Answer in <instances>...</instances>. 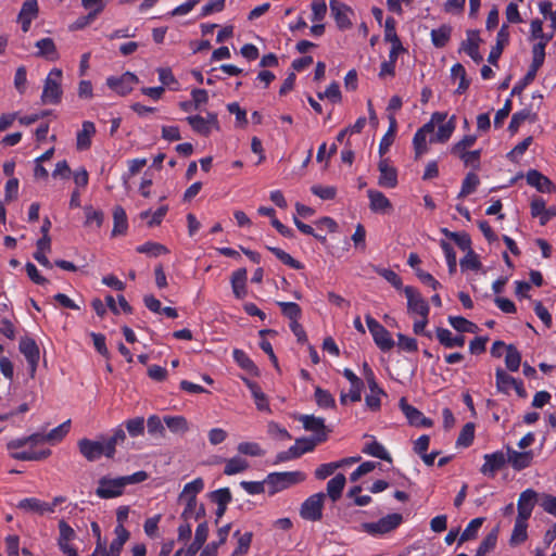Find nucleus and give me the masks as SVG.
I'll return each instance as SVG.
<instances>
[{
	"label": "nucleus",
	"mask_w": 556,
	"mask_h": 556,
	"mask_svg": "<svg viewBox=\"0 0 556 556\" xmlns=\"http://www.w3.org/2000/svg\"><path fill=\"white\" fill-rule=\"evenodd\" d=\"M147 479L148 473L143 470L137 471L130 476H123L118 478H110L105 476L99 479L96 494L100 498H114L124 493L126 485L140 483Z\"/></svg>",
	"instance_id": "obj_1"
},
{
	"label": "nucleus",
	"mask_w": 556,
	"mask_h": 556,
	"mask_svg": "<svg viewBox=\"0 0 556 556\" xmlns=\"http://www.w3.org/2000/svg\"><path fill=\"white\" fill-rule=\"evenodd\" d=\"M306 476L302 471L271 472L265 478L268 493L274 495L293 485L303 482Z\"/></svg>",
	"instance_id": "obj_2"
},
{
	"label": "nucleus",
	"mask_w": 556,
	"mask_h": 556,
	"mask_svg": "<svg viewBox=\"0 0 556 556\" xmlns=\"http://www.w3.org/2000/svg\"><path fill=\"white\" fill-rule=\"evenodd\" d=\"M62 71L53 68L47 76L41 94L43 104H58L62 98Z\"/></svg>",
	"instance_id": "obj_3"
},
{
	"label": "nucleus",
	"mask_w": 556,
	"mask_h": 556,
	"mask_svg": "<svg viewBox=\"0 0 556 556\" xmlns=\"http://www.w3.org/2000/svg\"><path fill=\"white\" fill-rule=\"evenodd\" d=\"M402 521V515L394 513L380 518L376 522H365L362 525V529L371 535L386 534L396 529Z\"/></svg>",
	"instance_id": "obj_4"
},
{
	"label": "nucleus",
	"mask_w": 556,
	"mask_h": 556,
	"mask_svg": "<svg viewBox=\"0 0 556 556\" xmlns=\"http://www.w3.org/2000/svg\"><path fill=\"white\" fill-rule=\"evenodd\" d=\"M326 495L316 493L306 498L300 508V516L304 520L319 521L323 518V508Z\"/></svg>",
	"instance_id": "obj_5"
},
{
	"label": "nucleus",
	"mask_w": 556,
	"mask_h": 556,
	"mask_svg": "<svg viewBox=\"0 0 556 556\" xmlns=\"http://www.w3.org/2000/svg\"><path fill=\"white\" fill-rule=\"evenodd\" d=\"M366 324L380 350L390 351L394 346L395 343L390 332L370 315L366 316Z\"/></svg>",
	"instance_id": "obj_6"
},
{
	"label": "nucleus",
	"mask_w": 556,
	"mask_h": 556,
	"mask_svg": "<svg viewBox=\"0 0 556 556\" xmlns=\"http://www.w3.org/2000/svg\"><path fill=\"white\" fill-rule=\"evenodd\" d=\"M80 454L88 460H98L102 455L106 456V443L90 439H80L77 443Z\"/></svg>",
	"instance_id": "obj_7"
},
{
	"label": "nucleus",
	"mask_w": 556,
	"mask_h": 556,
	"mask_svg": "<svg viewBox=\"0 0 556 556\" xmlns=\"http://www.w3.org/2000/svg\"><path fill=\"white\" fill-rule=\"evenodd\" d=\"M404 293L407 299L408 313L418 314L421 317H428L429 305L427 301L421 296L420 292L414 287H405Z\"/></svg>",
	"instance_id": "obj_8"
},
{
	"label": "nucleus",
	"mask_w": 556,
	"mask_h": 556,
	"mask_svg": "<svg viewBox=\"0 0 556 556\" xmlns=\"http://www.w3.org/2000/svg\"><path fill=\"white\" fill-rule=\"evenodd\" d=\"M187 122L195 132L202 136H208L212 128H219L215 113H207L206 117L200 115L188 116Z\"/></svg>",
	"instance_id": "obj_9"
},
{
	"label": "nucleus",
	"mask_w": 556,
	"mask_h": 556,
	"mask_svg": "<svg viewBox=\"0 0 556 556\" xmlns=\"http://www.w3.org/2000/svg\"><path fill=\"white\" fill-rule=\"evenodd\" d=\"M20 351L25 356L29 367V375L31 378L35 377L36 369L39 362V348L36 342L30 338H22L20 341Z\"/></svg>",
	"instance_id": "obj_10"
},
{
	"label": "nucleus",
	"mask_w": 556,
	"mask_h": 556,
	"mask_svg": "<svg viewBox=\"0 0 556 556\" xmlns=\"http://www.w3.org/2000/svg\"><path fill=\"white\" fill-rule=\"evenodd\" d=\"M299 420L302 422L303 428L306 431L314 432L317 442H324L327 440L325 419L321 417H315L313 415H301Z\"/></svg>",
	"instance_id": "obj_11"
},
{
	"label": "nucleus",
	"mask_w": 556,
	"mask_h": 556,
	"mask_svg": "<svg viewBox=\"0 0 556 556\" xmlns=\"http://www.w3.org/2000/svg\"><path fill=\"white\" fill-rule=\"evenodd\" d=\"M137 83L138 77L130 72H126L119 78L110 77L106 80L108 86L121 96L129 93Z\"/></svg>",
	"instance_id": "obj_12"
},
{
	"label": "nucleus",
	"mask_w": 556,
	"mask_h": 556,
	"mask_svg": "<svg viewBox=\"0 0 556 556\" xmlns=\"http://www.w3.org/2000/svg\"><path fill=\"white\" fill-rule=\"evenodd\" d=\"M380 173L378 185L382 188H395L397 186V170L391 166L388 159H382L378 163Z\"/></svg>",
	"instance_id": "obj_13"
},
{
	"label": "nucleus",
	"mask_w": 556,
	"mask_h": 556,
	"mask_svg": "<svg viewBox=\"0 0 556 556\" xmlns=\"http://www.w3.org/2000/svg\"><path fill=\"white\" fill-rule=\"evenodd\" d=\"M538 501V493L532 489L523 491L517 503V517L529 519Z\"/></svg>",
	"instance_id": "obj_14"
},
{
	"label": "nucleus",
	"mask_w": 556,
	"mask_h": 556,
	"mask_svg": "<svg viewBox=\"0 0 556 556\" xmlns=\"http://www.w3.org/2000/svg\"><path fill=\"white\" fill-rule=\"evenodd\" d=\"M400 408L412 426L431 427L432 421L426 418L420 410L409 405L405 397L400 400Z\"/></svg>",
	"instance_id": "obj_15"
},
{
	"label": "nucleus",
	"mask_w": 556,
	"mask_h": 556,
	"mask_svg": "<svg viewBox=\"0 0 556 556\" xmlns=\"http://www.w3.org/2000/svg\"><path fill=\"white\" fill-rule=\"evenodd\" d=\"M330 11H331L332 16L334 17L337 26L340 29L351 28L352 22H351L349 15H350V13H352V10L346 4L339 2L337 0H331L330 1Z\"/></svg>",
	"instance_id": "obj_16"
},
{
	"label": "nucleus",
	"mask_w": 556,
	"mask_h": 556,
	"mask_svg": "<svg viewBox=\"0 0 556 556\" xmlns=\"http://www.w3.org/2000/svg\"><path fill=\"white\" fill-rule=\"evenodd\" d=\"M506 464V456L503 452H495L492 454L484 455V464L480 471L489 477H494L495 473L501 470Z\"/></svg>",
	"instance_id": "obj_17"
},
{
	"label": "nucleus",
	"mask_w": 556,
	"mask_h": 556,
	"mask_svg": "<svg viewBox=\"0 0 556 556\" xmlns=\"http://www.w3.org/2000/svg\"><path fill=\"white\" fill-rule=\"evenodd\" d=\"M481 38L478 30H468L467 39L462 42V50L465 51L476 63L482 61V55L479 52Z\"/></svg>",
	"instance_id": "obj_18"
},
{
	"label": "nucleus",
	"mask_w": 556,
	"mask_h": 556,
	"mask_svg": "<svg viewBox=\"0 0 556 556\" xmlns=\"http://www.w3.org/2000/svg\"><path fill=\"white\" fill-rule=\"evenodd\" d=\"M115 534L116 538L112 541L110 549L106 551L105 548H102V556H119L124 544L129 539V532L124 526L117 525L115 528Z\"/></svg>",
	"instance_id": "obj_19"
},
{
	"label": "nucleus",
	"mask_w": 556,
	"mask_h": 556,
	"mask_svg": "<svg viewBox=\"0 0 556 556\" xmlns=\"http://www.w3.org/2000/svg\"><path fill=\"white\" fill-rule=\"evenodd\" d=\"M527 182L540 192L552 193L555 191V186L552 180L535 169L528 172Z\"/></svg>",
	"instance_id": "obj_20"
},
{
	"label": "nucleus",
	"mask_w": 556,
	"mask_h": 556,
	"mask_svg": "<svg viewBox=\"0 0 556 556\" xmlns=\"http://www.w3.org/2000/svg\"><path fill=\"white\" fill-rule=\"evenodd\" d=\"M370 204L369 207L375 213H388L392 208L390 200L380 191L370 189L367 192Z\"/></svg>",
	"instance_id": "obj_21"
},
{
	"label": "nucleus",
	"mask_w": 556,
	"mask_h": 556,
	"mask_svg": "<svg viewBox=\"0 0 556 556\" xmlns=\"http://www.w3.org/2000/svg\"><path fill=\"white\" fill-rule=\"evenodd\" d=\"M431 124H425L421 128L417 130L414 136L413 144L415 149L416 159L420 157L424 153L428 151L427 147V135L432 134Z\"/></svg>",
	"instance_id": "obj_22"
},
{
	"label": "nucleus",
	"mask_w": 556,
	"mask_h": 556,
	"mask_svg": "<svg viewBox=\"0 0 556 556\" xmlns=\"http://www.w3.org/2000/svg\"><path fill=\"white\" fill-rule=\"evenodd\" d=\"M532 460L531 452H517L511 448H507V458L508 462L514 469L521 470L530 466Z\"/></svg>",
	"instance_id": "obj_23"
},
{
	"label": "nucleus",
	"mask_w": 556,
	"mask_h": 556,
	"mask_svg": "<svg viewBox=\"0 0 556 556\" xmlns=\"http://www.w3.org/2000/svg\"><path fill=\"white\" fill-rule=\"evenodd\" d=\"M437 338L439 342L447 349L462 348L465 344L464 336H453V333L445 328L437 329Z\"/></svg>",
	"instance_id": "obj_24"
},
{
	"label": "nucleus",
	"mask_w": 556,
	"mask_h": 556,
	"mask_svg": "<svg viewBox=\"0 0 556 556\" xmlns=\"http://www.w3.org/2000/svg\"><path fill=\"white\" fill-rule=\"evenodd\" d=\"M38 49L37 56L45 58L50 61L59 59V53L54 41L51 38H42L35 43Z\"/></svg>",
	"instance_id": "obj_25"
},
{
	"label": "nucleus",
	"mask_w": 556,
	"mask_h": 556,
	"mask_svg": "<svg viewBox=\"0 0 556 556\" xmlns=\"http://www.w3.org/2000/svg\"><path fill=\"white\" fill-rule=\"evenodd\" d=\"M17 507L22 510L37 513L40 515L45 514L46 511H53V507H51L48 503L35 497L22 500L17 504Z\"/></svg>",
	"instance_id": "obj_26"
},
{
	"label": "nucleus",
	"mask_w": 556,
	"mask_h": 556,
	"mask_svg": "<svg viewBox=\"0 0 556 556\" xmlns=\"http://www.w3.org/2000/svg\"><path fill=\"white\" fill-rule=\"evenodd\" d=\"M96 134V127L92 122L86 121L83 123L81 130L77 134V149L87 150L91 146V137Z\"/></svg>",
	"instance_id": "obj_27"
},
{
	"label": "nucleus",
	"mask_w": 556,
	"mask_h": 556,
	"mask_svg": "<svg viewBox=\"0 0 556 556\" xmlns=\"http://www.w3.org/2000/svg\"><path fill=\"white\" fill-rule=\"evenodd\" d=\"M247 269L240 268L231 276V287L237 299H243L247 295Z\"/></svg>",
	"instance_id": "obj_28"
},
{
	"label": "nucleus",
	"mask_w": 556,
	"mask_h": 556,
	"mask_svg": "<svg viewBox=\"0 0 556 556\" xmlns=\"http://www.w3.org/2000/svg\"><path fill=\"white\" fill-rule=\"evenodd\" d=\"M345 482L346 479L343 473H338L328 481L327 495L332 500V502H337L341 497Z\"/></svg>",
	"instance_id": "obj_29"
},
{
	"label": "nucleus",
	"mask_w": 556,
	"mask_h": 556,
	"mask_svg": "<svg viewBox=\"0 0 556 556\" xmlns=\"http://www.w3.org/2000/svg\"><path fill=\"white\" fill-rule=\"evenodd\" d=\"M51 250V238H40L37 241V251L34 253V258L46 268H52L51 262L46 256V252Z\"/></svg>",
	"instance_id": "obj_30"
},
{
	"label": "nucleus",
	"mask_w": 556,
	"mask_h": 556,
	"mask_svg": "<svg viewBox=\"0 0 556 556\" xmlns=\"http://www.w3.org/2000/svg\"><path fill=\"white\" fill-rule=\"evenodd\" d=\"M204 489V481L202 478H197L184 486L179 495L180 501L189 500V502L197 501V495Z\"/></svg>",
	"instance_id": "obj_31"
},
{
	"label": "nucleus",
	"mask_w": 556,
	"mask_h": 556,
	"mask_svg": "<svg viewBox=\"0 0 556 556\" xmlns=\"http://www.w3.org/2000/svg\"><path fill=\"white\" fill-rule=\"evenodd\" d=\"M243 381H244L245 386L250 389V391L254 397V402H255L257 409L267 410L268 409V401H267L265 393L262 391L261 387L256 382H253L247 378H243Z\"/></svg>",
	"instance_id": "obj_32"
},
{
	"label": "nucleus",
	"mask_w": 556,
	"mask_h": 556,
	"mask_svg": "<svg viewBox=\"0 0 556 556\" xmlns=\"http://www.w3.org/2000/svg\"><path fill=\"white\" fill-rule=\"evenodd\" d=\"M456 126V117L453 115L445 124L439 126L438 132L435 136L430 138V142H446L455 130Z\"/></svg>",
	"instance_id": "obj_33"
},
{
	"label": "nucleus",
	"mask_w": 556,
	"mask_h": 556,
	"mask_svg": "<svg viewBox=\"0 0 556 556\" xmlns=\"http://www.w3.org/2000/svg\"><path fill=\"white\" fill-rule=\"evenodd\" d=\"M528 519H525V518H520V517H517L516 518V521H515V526H514V529H513V533H511V536H510V544L511 545H518L522 542H525L528 538V534H527V528H528V523H527Z\"/></svg>",
	"instance_id": "obj_34"
},
{
	"label": "nucleus",
	"mask_w": 556,
	"mask_h": 556,
	"mask_svg": "<svg viewBox=\"0 0 556 556\" xmlns=\"http://www.w3.org/2000/svg\"><path fill=\"white\" fill-rule=\"evenodd\" d=\"M126 441V432L121 427L114 429L112 437H110L106 443V457L113 458L115 455L116 446L123 444Z\"/></svg>",
	"instance_id": "obj_35"
},
{
	"label": "nucleus",
	"mask_w": 556,
	"mask_h": 556,
	"mask_svg": "<svg viewBox=\"0 0 556 556\" xmlns=\"http://www.w3.org/2000/svg\"><path fill=\"white\" fill-rule=\"evenodd\" d=\"M225 463H226V465H225L224 473L227 476H232L236 473L243 472L249 468L248 460L240 456H235L232 458L226 459Z\"/></svg>",
	"instance_id": "obj_36"
},
{
	"label": "nucleus",
	"mask_w": 556,
	"mask_h": 556,
	"mask_svg": "<svg viewBox=\"0 0 556 556\" xmlns=\"http://www.w3.org/2000/svg\"><path fill=\"white\" fill-rule=\"evenodd\" d=\"M448 323L451 326L459 332L477 333L479 327L462 316H450Z\"/></svg>",
	"instance_id": "obj_37"
},
{
	"label": "nucleus",
	"mask_w": 556,
	"mask_h": 556,
	"mask_svg": "<svg viewBox=\"0 0 556 556\" xmlns=\"http://www.w3.org/2000/svg\"><path fill=\"white\" fill-rule=\"evenodd\" d=\"M114 227L112 230L113 236L123 235L127 229V216L122 206H115L113 210Z\"/></svg>",
	"instance_id": "obj_38"
},
{
	"label": "nucleus",
	"mask_w": 556,
	"mask_h": 556,
	"mask_svg": "<svg viewBox=\"0 0 556 556\" xmlns=\"http://www.w3.org/2000/svg\"><path fill=\"white\" fill-rule=\"evenodd\" d=\"M277 305L280 307L281 313L290 323H296L302 316L301 307L294 302H277Z\"/></svg>",
	"instance_id": "obj_39"
},
{
	"label": "nucleus",
	"mask_w": 556,
	"mask_h": 556,
	"mask_svg": "<svg viewBox=\"0 0 556 556\" xmlns=\"http://www.w3.org/2000/svg\"><path fill=\"white\" fill-rule=\"evenodd\" d=\"M363 452L365 454H368L370 456H374V457H377V458H380V459H383V460H387V462H391L392 460L391 456L386 451L383 445L380 444L379 442L375 441V440H372L371 442L366 443L365 446L363 447Z\"/></svg>",
	"instance_id": "obj_40"
},
{
	"label": "nucleus",
	"mask_w": 556,
	"mask_h": 556,
	"mask_svg": "<svg viewBox=\"0 0 556 556\" xmlns=\"http://www.w3.org/2000/svg\"><path fill=\"white\" fill-rule=\"evenodd\" d=\"M164 422L174 433H185L189 430L188 421L182 416H166Z\"/></svg>",
	"instance_id": "obj_41"
},
{
	"label": "nucleus",
	"mask_w": 556,
	"mask_h": 556,
	"mask_svg": "<svg viewBox=\"0 0 556 556\" xmlns=\"http://www.w3.org/2000/svg\"><path fill=\"white\" fill-rule=\"evenodd\" d=\"M233 358L242 369L258 376V369L256 365L242 350L236 349L233 351Z\"/></svg>",
	"instance_id": "obj_42"
},
{
	"label": "nucleus",
	"mask_w": 556,
	"mask_h": 556,
	"mask_svg": "<svg viewBox=\"0 0 556 556\" xmlns=\"http://www.w3.org/2000/svg\"><path fill=\"white\" fill-rule=\"evenodd\" d=\"M521 363V354L515 345L509 344L506 346L505 364L508 370L517 371Z\"/></svg>",
	"instance_id": "obj_43"
},
{
	"label": "nucleus",
	"mask_w": 556,
	"mask_h": 556,
	"mask_svg": "<svg viewBox=\"0 0 556 556\" xmlns=\"http://www.w3.org/2000/svg\"><path fill=\"white\" fill-rule=\"evenodd\" d=\"M451 27L447 25H442L438 29H432L431 39L432 43L437 48H443L450 40L451 37Z\"/></svg>",
	"instance_id": "obj_44"
},
{
	"label": "nucleus",
	"mask_w": 556,
	"mask_h": 556,
	"mask_svg": "<svg viewBox=\"0 0 556 556\" xmlns=\"http://www.w3.org/2000/svg\"><path fill=\"white\" fill-rule=\"evenodd\" d=\"M496 388L500 392L508 393V391L516 384V379L506 374L503 369H496Z\"/></svg>",
	"instance_id": "obj_45"
},
{
	"label": "nucleus",
	"mask_w": 556,
	"mask_h": 556,
	"mask_svg": "<svg viewBox=\"0 0 556 556\" xmlns=\"http://www.w3.org/2000/svg\"><path fill=\"white\" fill-rule=\"evenodd\" d=\"M483 522H484V518L483 517H478V518L472 519L468 523L466 529L463 531V533L460 534L459 543H464L466 541L475 539L477 533H478V531H479V529L483 525Z\"/></svg>",
	"instance_id": "obj_46"
},
{
	"label": "nucleus",
	"mask_w": 556,
	"mask_h": 556,
	"mask_svg": "<svg viewBox=\"0 0 556 556\" xmlns=\"http://www.w3.org/2000/svg\"><path fill=\"white\" fill-rule=\"evenodd\" d=\"M497 529L492 530L480 543L476 556H485L489 552H491L497 542Z\"/></svg>",
	"instance_id": "obj_47"
},
{
	"label": "nucleus",
	"mask_w": 556,
	"mask_h": 556,
	"mask_svg": "<svg viewBox=\"0 0 556 556\" xmlns=\"http://www.w3.org/2000/svg\"><path fill=\"white\" fill-rule=\"evenodd\" d=\"M451 74H452L453 78H458V80H459V85L456 89V92L457 93L465 92L469 87V80L466 77L465 67L460 63H457V64L453 65V67L451 70Z\"/></svg>",
	"instance_id": "obj_48"
},
{
	"label": "nucleus",
	"mask_w": 556,
	"mask_h": 556,
	"mask_svg": "<svg viewBox=\"0 0 556 556\" xmlns=\"http://www.w3.org/2000/svg\"><path fill=\"white\" fill-rule=\"evenodd\" d=\"M71 428V420H66L50 432L46 433V440L50 443L60 442L68 433Z\"/></svg>",
	"instance_id": "obj_49"
},
{
	"label": "nucleus",
	"mask_w": 556,
	"mask_h": 556,
	"mask_svg": "<svg viewBox=\"0 0 556 556\" xmlns=\"http://www.w3.org/2000/svg\"><path fill=\"white\" fill-rule=\"evenodd\" d=\"M479 182V177L475 173H468L463 181L462 190L458 194V198H465L475 192Z\"/></svg>",
	"instance_id": "obj_50"
},
{
	"label": "nucleus",
	"mask_w": 556,
	"mask_h": 556,
	"mask_svg": "<svg viewBox=\"0 0 556 556\" xmlns=\"http://www.w3.org/2000/svg\"><path fill=\"white\" fill-rule=\"evenodd\" d=\"M278 260H280L283 264L294 268V269H302L303 265L293 258L290 254L285 252L283 250L279 248L268 247L267 248Z\"/></svg>",
	"instance_id": "obj_51"
},
{
	"label": "nucleus",
	"mask_w": 556,
	"mask_h": 556,
	"mask_svg": "<svg viewBox=\"0 0 556 556\" xmlns=\"http://www.w3.org/2000/svg\"><path fill=\"white\" fill-rule=\"evenodd\" d=\"M315 401L317 405L323 408H333L336 406L333 396L320 387H316L315 389Z\"/></svg>",
	"instance_id": "obj_52"
},
{
	"label": "nucleus",
	"mask_w": 556,
	"mask_h": 556,
	"mask_svg": "<svg viewBox=\"0 0 556 556\" xmlns=\"http://www.w3.org/2000/svg\"><path fill=\"white\" fill-rule=\"evenodd\" d=\"M186 506L181 514V517L185 520H189L194 518L195 520H199L201 517L204 516V508L201 505L199 508L197 507V501L189 502V500L184 501Z\"/></svg>",
	"instance_id": "obj_53"
},
{
	"label": "nucleus",
	"mask_w": 556,
	"mask_h": 556,
	"mask_svg": "<svg viewBox=\"0 0 556 556\" xmlns=\"http://www.w3.org/2000/svg\"><path fill=\"white\" fill-rule=\"evenodd\" d=\"M50 454V450H45L40 452H14L11 456L17 460H41L49 457Z\"/></svg>",
	"instance_id": "obj_54"
},
{
	"label": "nucleus",
	"mask_w": 556,
	"mask_h": 556,
	"mask_svg": "<svg viewBox=\"0 0 556 556\" xmlns=\"http://www.w3.org/2000/svg\"><path fill=\"white\" fill-rule=\"evenodd\" d=\"M125 427L130 437H139L144 432V418L136 417L125 421Z\"/></svg>",
	"instance_id": "obj_55"
},
{
	"label": "nucleus",
	"mask_w": 556,
	"mask_h": 556,
	"mask_svg": "<svg viewBox=\"0 0 556 556\" xmlns=\"http://www.w3.org/2000/svg\"><path fill=\"white\" fill-rule=\"evenodd\" d=\"M473 438H475V425L472 422H468L463 427V429L457 438L456 443H457V445L467 447L472 443Z\"/></svg>",
	"instance_id": "obj_56"
},
{
	"label": "nucleus",
	"mask_w": 556,
	"mask_h": 556,
	"mask_svg": "<svg viewBox=\"0 0 556 556\" xmlns=\"http://www.w3.org/2000/svg\"><path fill=\"white\" fill-rule=\"evenodd\" d=\"M38 15V2L37 0H26L18 14V18H28L33 21Z\"/></svg>",
	"instance_id": "obj_57"
},
{
	"label": "nucleus",
	"mask_w": 556,
	"mask_h": 556,
	"mask_svg": "<svg viewBox=\"0 0 556 556\" xmlns=\"http://www.w3.org/2000/svg\"><path fill=\"white\" fill-rule=\"evenodd\" d=\"M137 252L146 253L151 256H159L161 254L167 253L168 250L163 244L154 243V242H147L142 245H139L137 248Z\"/></svg>",
	"instance_id": "obj_58"
},
{
	"label": "nucleus",
	"mask_w": 556,
	"mask_h": 556,
	"mask_svg": "<svg viewBox=\"0 0 556 556\" xmlns=\"http://www.w3.org/2000/svg\"><path fill=\"white\" fill-rule=\"evenodd\" d=\"M441 248L444 251V254L446 257V262L448 265V271H450V274H454L456 271V266H457L456 253H455L453 247L444 240L441 241Z\"/></svg>",
	"instance_id": "obj_59"
},
{
	"label": "nucleus",
	"mask_w": 556,
	"mask_h": 556,
	"mask_svg": "<svg viewBox=\"0 0 556 556\" xmlns=\"http://www.w3.org/2000/svg\"><path fill=\"white\" fill-rule=\"evenodd\" d=\"M311 191L323 200H332L337 194V189L332 186L314 185Z\"/></svg>",
	"instance_id": "obj_60"
},
{
	"label": "nucleus",
	"mask_w": 556,
	"mask_h": 556,
	"mask_svg": "<svg viewBox=\"0 0 556 556\" xmlns=\"http://www.w3.org/2000/svg\"><path fill=\"white\" fill-rule=\"evenodd\" d=\"M476 140L477 137L473 135L465 136L460 141H458L452 147V153L457 156H460L462 154L467 152V148H470L475 144Z\"/></svg>",
	"instance_id": "obj_61"
},
{
	"label": "nucleus",
	"mask_w": 556,
	"mask_h": 556,
	"mask_svg": "<svg viewBox=\"0 0 556 556\" xmlns=\"http://www.w3.org/2000/svg\"><path fill=\"white\" fill-rule=\"evenodd\" d=\"M148 432L152 435L159 434L164 437L165 428L161 418L156 415H152L147 420Z\"/></svg>",
	"instance_id": "obj_62"
},
{
	"label": "nucleus",
	"mask_w": 556,
	"mask_h": 556,
	"mask_svg": "<svg viewBox=\"0 0 556 556\" xmlns=\"http://www.w3.org/2000/svg\"><path fill=\"white\" fill-rule=\"evenodd\" d=\"M211 498L217 506H224L231 502L232 496L228 488H223L212 492Z\"/></svg>",
	"instance_id": "obj_63"
},
{
	"label": "nucleus",
	"mask_w": 556,
	"mask_h": 556,
	"mask_svg": "<svg viewBox=\"0 0 556 556\" xmlns=\"http://www.w3.org/2000/svg\"><path fill=\"white\" fill-rule=\"evenodd\" d=\"M462 269H472L478 270L481 267V263L477 256V254L469 250L464 258L460 260Z\"/></svg>",
	"instance_id": "obj_64"
}]
</instances>
